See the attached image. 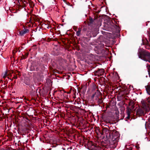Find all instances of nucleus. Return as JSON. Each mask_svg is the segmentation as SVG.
Masks as SVG:
<instances>
[{
	"label": "nucleus",
	"mask_w": 150,
	"mask_h": 150,
	"mask_svg": "<svg viewBox=\"0 0 150 150\" xmlns=\"http://www.w3.org/2000/svg\"><path fill=\"white\" fill-rule=\"evenodd\" d=\"M90 24H92L94 22V20L93 18H90L89 19Z\"/></svg>",
	"instance_id": "2eb2a0df"
},
{
	"label": "nucleus",
	"mask_w": 150,
	"mask_h": 150,
	"mask_svg": "<svg viewBox=\"0 0 150 150\" xmlns=\"http://www.w3.org/2000/svg\"><path fill=\"white\" fill-rule=\"evenodd\" d=\"M137 113L139 115H144L145 114L144 111L142 109L138 108L137 110Z\"/></svg>",
	"instance_id": "6e6552de"
},
{
	"label": "nucleus",
	"mask_w": 150,
	"mask_h": 150,
	"mask_svg": "<svg viewBox=\"0 0 150 150\" xmlns=\"http://www.w3.org/2000/svg\"><path fill=\"white\" fill-rule=\"evenodd\" d=\"M64 2H65L66 1V0H63Z\"/></svg>",
	"instance_id": "393cba45"
},
{
	"label": "nucleus",
	"mask_w": 150,
	"mask_h": 150,
	"mask_svg": "<svg viewBox=\"0 0 150 150\" xmlns=\"http://www.w3.org/2000/svg\"><path fill=\"white\" fill-rule=\"evenodd\" d=\"M139 57L142 60L150 62V53L144 49L139 48L137 53Z\"/></svg>",
	"instance_id": "f03ea898"
},
{
	"label": "nucleus",
	"mask_w": 150,
	"mask_h": 150,
	"mask_svg": "<svg viewBox=\"0 0 150 150\" xmlns=\"http://www.w3.org/2000/svg\"><path fill=\"white\" fill-rule=\"evenodd\" d=\"M29 5L31 8H33L35 6V4L33 3H30Z\"/></svg>",
	"instance_id": "aec40b11"
},
{
	"label": "nucleus",
	"mask_w": 150,
	"mask_h": 150,
	"mask_svg": "<svg viewBox=\"0 0 150 150\" xmlns=\"http://www.w3.org/2000/svg\"><path fill=\"white\" fill-rule=\"evenodd\" d=\"M126 111L127 114V118H128L129 117L131 112V110L129 108H127Z\"/></svg>",
	"instance_id": "9b49d317"
},
{
	"label": "nucleus",
	"mask_w": 150,
	"mask_h": 150,
	"mask_svg": "<svg viewBox=\"0 0 150 150\" xmlns=\"http://www.w3.org/2000/svg\"><path fill=\"white\" fill-rule=\"evenodd\" d=\"M146 40L147 41V43H146V44L147 45H149V41H148V40L147 39Z\"/></svg>",
	"instance_id": "b1692460"
},
{
	"label": "nucleus",
	"mask_w": 150,
	"mask_h": 150,
	"mask_svg": "<svg viewBox=\"0 0 150 150\" xmlns=\"http://www.w3.org/2000/svg\"><path fill=\"white\" fill-rule=\"evenodd\" d=\"M104 70L103 69H98L97 70L95 71L93 73L95 76L99 77L104 74Z\"/></svg>",
	"instance_id": "39448f33"
},
{
	"label": "nucleus",
	"mask_w": 150,
	"mask_h": 150,
	"mask_svg": "<svg viewBox=\"0 0 150 150\" xmlns=\"http://www.w3.org/2000/svg\"><path fill=\"white\" fill-rule=\"evenodd\" d=\"M95 102L98 105L102 103L103 102V100H102L101 96L98 99H97V100L95 101Z\"/></svg>",
	"instance_id": "9d476101"
},
{
	"label": "nucleus",
	"mask_w": 150,
	"mask_h": 150,
	"mask_svg": "<svg viewBox=\"0 0 150 150\" xmlns=\"http://www.w3.org/2000/svg\"><path fill=\"white\" fill-rule=\"evenodd\" d=\"M18 31V35L21 36H23L25 34L28 33L29 32V30L28 28H25L22 30H19Z\"/></svg>",
	"instance_id": "0eeeda50"
},
{
	"label": "nucleus",
	"mask_w": 150,
	"mask_h": 150,
	"mask_svg": "<svg viewBox=\"0 0 150 150\" xmlns=\"http://www.w3.org/2000/svg\"><path fill=\"white\" fill-rule=\"evenodd\" d=\"M92 148L94 149L95 150H97V149L99 150L100 148L99 147H97L94 145H92Z\"/></svg>",
	"instance_id": "4468645a"
},
{
	"label": "nucleus",
	"mask_w": 150,
	"mask_h": 150,
	"mask_svg": "<svg viewBox=\"0 0 150 150\" xmlns=\"http://www.w3.org/2000/svg\"><path fill=\"white\" fill-rule=\"evenodd\" d=\"M87 58L91 61H93L95 59V56L93 54H90L88 55Z\"/></svg>",
	"instance_id": "1a4fd4ad"
},
{
	"label": "nucleus",
	"mask_w": 150,
	"mask_h": 150,
	"mask_svg": "<svg viewBox=\"0 0 150 150\" xmlns=\"http://www.w3.org/2000/svg\"><path fill=\"white\" fill-rule=\"evenodd\" d=\"M101 97L100 92L97 90L91 96V98L93 100L95 101Z\"/></svg>",
	"instance_id": "423d86ee"
},
{
	"label": "nucleus",
	"mask_w": 150,
	"mask_h": 150,
	"mask_svg": "<svg viewBox=\"0 0 150 150\" xmlns=\"http://www.w3.org/2000/svg\"><path fill=\"white\" fill-rule=\"evenodd\" d=\"M146 90L147 93L150 95V86H148L147 88H146Z\"/></svg>",
	"instance_id": "f3484780"
},
{
	"label": "nucleus",
	"mask_w": 150,
	"mask_h": 150,
	"mask_svg": "<svg viewBox=\"0 0 150 150\" xmlns=\"http://www.w3.org/2000/svg\"><path fill=\"white\" fill-rule=\"evenodd\" d=\"M109 25L108 24V28L109 29L111 30H115L117 33L120 32V28L117 25L114 24L113 23H109Z\"/></svg>",
	"instance_id": "20e7f679"
},
{
	"label": "nucleus",
	"mask_w": 150,
	"mask_h": 150,
	"mask_svg": "<svg viewBox=\"0 0 150 150\" xmlns=\"http://www.w3.org/2000/svg\"><path fill=\"white\" fill-rule=\"evenodd\" d=\"M24 83L26 85H30V80L29 79H25L24 81Z\"/></svg>",
	"instance_id": "f8f14e48"
},
{
	"label": "nucleus",
	"mask_w": 150,
	"mask_h": 150,
	"mask_svg": "<svg viewBox=\"0 0 150 150\" xmlns=\"http://www.w3.org/2000/svg\"><path fill=\"white\" fill-rule=\"evenodd\" d=\"M147 67L148 69V71L149 72V73L150 72V65L148 64H147ZM149 76H150V75Z\"/></svg>",
	"instance_id": "6ab92c4d"
},
{
	"label": "nucleus",
	"mask_w": 150,
	"mask_h": 150,
	"mask_svg": "<svg viewBox=\"0 0 150 150\" xmlns=\"http://www.w3.org/2000/svg\"><path fill=\"white\" fill-rule=\"evenodd\" d=\"M42 59H45V61L46 62H47L48 60V58L47 57V56L44 55L43 57L42 58Z\"/></svg>",
	"instance_id": "dca6fc26"
},
{
	"label": "nucleus",
	"mask_w": 150,
	"mask_h": 150,
	"mask_svg": "<svg viewBox=\"0 0 150 150\" xmlns=\"http://www.w3.org/2000/svg\"><path fill=\"white\" fill-rule=\"evenodd\" d=\"M147 25V24H146V25Z\"/></svg>",
	"instance_id": "bb28decb"
},
{
	"label": "nucleus",
	"mask_w": 150,
	"mask_h": 150,
	"mask_svg": "<svg viewBox=\"0 0 150 150\" xmlns=\"http://www.w3.org/2000/svg\"><path fill=\"white\" fill-rule=\"evenodd\" d=\"M81 31V29L79 28L78 31L76 32V34L77 36H79L80 35Z\"/></svg>",
	"instance_id": "ddd939ff"
},
{
	"label": "nucleus",
	"mask_w": 150,
	"mask_h": 150,
	"mask_svg": "<svg viewBox=\"0 0 150 150\" xmlns=\"http://www.w3.org/2000/svg\"><path fill=\"white\" fill-rule=\"evenodd\" d=\"M45 69L44 65L42 64L39 65V66L34 67L32 65L30 67L31 71H44Z\"/></svg>",
	"instance_id": "7ed1b4c3"
},
{
	"label": "nucleus",
	"mask_w": 150,
	"mask_h": 150,
	"mask_svg": "<svg viewBox=\"0 0 150 150\" xmlns=\"http://www.w3.org/2000/svg\"><path fill=\"white\" fill-rule=\"evenodd\" d=\"M146 49H149V48H147V47H146Z\"/></svg>",
	"instance_id": "a878e982"
},
{
	"label": "nucleus",
	"mask_w": 150,
	"mask_h": 150,
	"mask_svg": "<svg viewBox=\"0 0 150 150\" xmlns=\"http://www.w3.org/2000/svg\"><path fill=\"white\" fill-rule=\"evenodd\" d=\"M29 87L31 88L33 91H34V90H35V88L33 85L30 84V85L29 86Z\"/></svg>",
	"instance_id": "a211bd4d"
},
{
	"label": "nucleus",
	"mask_w": 150,
	"mask_h": 150,
	"mask_svg": "<svg viewBox=\"0 0 150 150\" xmlns=\"http://www.w3.org/2000/svg\"><path fill=\"white\" fill-rule=\"evenodd\" d=\"M7 76H8L7 72H6L5 73V74H4V77H6Z\"/></svg>",
	"instance_id": "412c9836"
},
{
	"label": "nucleus",
	"mask_w": 150,
	"mask_h": 150,
	"mask_svg": "<svg viewBox=\"0 0 150 150\" xmlns=\"http://www.w3.org/2000/svg\"><path fill=\"white\" fill-rule=\"evenodd\" d=\"M45 28H47L48 29L49 28V27L48 25H46V24H45Z\"/></svg>",
	"instance_id": "4be33fe9"
},
{
	"label": "nucleus",
	"mask_w": 150,
	"mask_h": 150,
	"mask_svg": "<svg viewBox=\"0 0 150 150\" xmlns=\"http://www.w3.org/2000/svg\"><path fill=\"white\" fill-rule=\"evenodd\" d=\"M100 46L102 48H103L104 47V45H103L102 44H100Z\"/></svg>",
	"instance_id": "5701e85b"
},
{
	"label": "nucleus",
	"mask_w": 150,
	"mask_h": 150,
	"mask_svg": "<svg viewBox=\"0 0 150 150\" xmlns=\"http://www.w3.org/2000/svg\"><path fill=\"white\" fill-rule=\"evenodd\" d=\"M102 133L106 140L109 141L110 147L115 149L116 147L119 139L120 136L119 133L116 131H111L106 128L103 129Z\"/></svg>",
	"instance_id": "f257e3e1"
}]
</instances>
